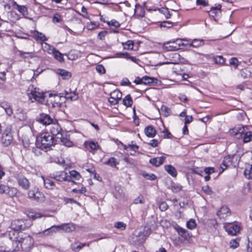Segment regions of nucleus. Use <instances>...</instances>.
Here are the masks:
<instances>
[{"mask_svg":"<svg viewBox=\"0 0 252 252\" xmlns=\"http://www.w3.org/2000/svg\"><path fill=\"white\" fill-rule=\"evenodd\" d=\"M164 169L167 173L173 177H175L177 175V171L175 168L171 165H164Z\"/></svg>","mask_w":252,"mask_h":252,"instance_id":"cd10ccee","label":"nucleus"},{"mask_svg":"<svg viewBox=\"0 0 252 252\" xmlns=\"http://www.w3.org/2000/svg\"><path fill=\"white\" fill-rule=\"evenodd\" d=\"M20 233L18 231L12 229L8 232V237L11 241H15L19 239Z\"/></svg>","mask_w":252,"mask_h":252,"instance_id":"c85d7f7f","label":"nucleus"},{"mask_svg":"<svg viewBox=\"0 0 252 252\" xmlns=\"http://www.w3.org/2000/svg\"><path fill=\"white\" fill-rule=\"evenodd\" d=\"M13 140L11 134H2L0 139V143L3 146L7 147L10 145Z\"/></svg>","mask_w":252,"mask_h":252,"instance_id":"f8f14e48","label":"nucleus"},{"mask_svg":"<svg viewBox=\"0 0 252 252\" xmlns=\"http://www.w3.org/2000/svg\"><path fill=\"white\" fill-rule=\"evenodd\" d=\"M182 189V186L178 184L173 183L171 186V190L173 192L176 193Z\"/></svg>","mask_w":252,"mask_h":252,"instance_id":"8fccbe9b","label":"nucleus"},{"mask_svg":"<svg viewBox=\"0 0 252 252\" xmlns=\"http://www.w3.org/2000/svg\"><path fill=\"white\" fill-rule=\"evenodd\" d=\"M244 175L248 179H252V165H248L244 172Z\"/></svg>","mask_w":252,"mask_h":252,"instance_id":"7c9ffc66","label":"nucleus"},{"mask_svg":"<svg viewBox=\"0 0 252 252\" xmlns=\"http://www.w3.org/2000/svg\"><path fill=\"white\" fill-rule=\"evenodd\" d=\"M1 107L5 110V113L9 116H11L13 114V110L11 107L7 105L6 106L1 105Z\"/></svg>","mask_w":252,"mask_h":252,"instance_id":"603ef678","label":"nucleus"},{"mask_svg":"<svg viewBox=\"0 0 252 252\" xmlns=\"http://www.w3.org/2000/svg\"><path fill=\"white\" fill-rule=\"evenodd\" d=\"M202 189L203 191L207 194L211 195L213 194V191L208 186L202 187Z\"/></svg>","mask_w":252,"mask_h":252,"instance_id":"680f3d73","label":"nucleus"},{"mask_svg":"<svg viewBox=\"0 0 252 252\" xmlns=\"http://www.w3.org/2000/svg\"><path fill=\"white\" fill-rule=\"evenodd\" d=\"M52 54L53 55L54 58L59 62L62 63L64 61L63 55L56 49L54 50Z\"/></svg>","mask_w":252,"mask_h":252,"instance_id":"f704fd0d","label":"nucleus"},{"mask_svg":"<svg viewBox=\"0 0 252 252\" xmlns=\"http://www.w3.org/2000/svg\"><path fill=\"white\" fill-rule=\"evenodd\" d=\"M33 37L36 40H40L41 41H45L47 40V38L45 35L42 32H38V31H34L33 32Z\"/></svg>","mask_w":252,"mask_h":252,"instance_id":"a878e982","label":"nucleus"},{"mask_svg":"<svg viewBox=\"0 0 252 252\" xmlns=\"http://www.w3.org/2000/svg\"><path fill=\"white\" fill-rule=\"evenodd\" d=\"M60 229L66 233H70L74 231L76 229V224L73 222L63 223L59 225H53L41 232L36 233L40 237H43L52 234L56 232L57 229Z\"/></svg>","mask_w":252,"mask_h":252,"instance_id":"f257e3e1","label":"nucleus"},{"mask_svg":"<svg viewBox=\"0 0 252 252\" xmlns=\"http://www.w3.org/2000/svg\"><path fill=\"white\" fill-rule=\"evenodd\" d=\"M63 97L66 99H69L70 100H76L78 99V94L75 92L70 91V90H65L63 93Z\"/></svg>","mask_w":252,"mask_h":252,"instance_id":"2eb2a0df","label":"nucleus"},{"mask_svg":"<svg viewBox=\"0 0 252 252\" xmlns=\"http://www.w3.org/2000/svg\"><path fill=\"white\" fill-rule=\"evenodd\" d=\"M110 96L111 97L119 100L122 98V94L119 90H116L110 94Z\"/></svg>","mask_w":252,"mask_h":252,"instance_id":"ea45409f","label":"nucleus"},{"mask_svg":"<svg viewBox=\"0 0 252 252\" xmlns=\"http://www.w3.org/2000/svg\"><path fill=\"white\" fill-rule=\"evenodd\" d=\"M241 75L244 79L252 77V68L247 67L242 69Z\"/></svg>","mask_w":252,"mask_h":252,"instance_id":"393cba45","label":"nucleus"},{"mask_svg":"<svg viewBox=\"0 0 252 252\" xmlns=\"http://www.w3.org/2000/svg\"><path fill=\"white\" fill-rule=\"evenodd\" d=\"M160 109L165 117L169 116L171 113V109L166 106L162 105Z\"/></svg>","mask_w":252,"mask_h":252,"instance_id":"c03bdc74","label":"nucleus"},{"mask_svg":"<svg viewBox=\"0 0 252 252\" xmlns=\"http://www.w3.org/2000/svg\"><path fill=\"white\" fill-rule=\"evenodd\" d=\"M19 185L24 189H28L30 186L29 180L23 176H19L18 178Z\"/></svg>","mask_w":252,"mask_h":252,"instance_id":"4468645a","label":"nucleus"},{"mask_svg":"<svg viewBox=\"0 0 252 252\" xmlns=\"http://www.w3.org/2000/svg\"><path fill=\"white\" fill-rule=\"evenodd\" d=\"M28 195L29 198L39 202H44L45 199L44 194L39 191L38 189L36 188L31 189L28 193Z\"/></svg>","mask_w":252,"mask_h":252,"instance_id":"39448f33","label":"nucleus"},{"mask_svg":"<svg viewBox=\"0 0 252 252\" xmlns=\"http://www.w3.org/2000/svg\"><path fill=\"white\" fill-rule=\"evenodd\" d=\"M230 214L229 209L226 206H222L217 212L218 216L220 218H224Z\"/></svg>","mask_w":252,"mask_h":252,"instance_id":"5701e85b","label":"nucleus"},{"mask_svg":"<svg viewBox=\"0 0 252 252\" xmlns=\"http://www.w3.org/2000/svg\"><path fill=\"white\" fill-rule=\"evenodd\" d=\"M69 178L68 181L74 182V181H80L81 179V176L80 173L76 170H73L69 172Z\"/></svg>","mask_w":252,"mask_h":252,"instance_id":"dca6fc26","label":"nucleus"},{"mask_svg":"<svg viewBox=\"0 0 252 252\" xmlns=\"http://www.w3.org/2000/svg\"><path fill=\"white\" fill-rule=\"evenodd\" d=\"M42 46L43 50L50 54H52L56 49V48H55L54 47L52 46L46 42L42 43Z\"/></svg>","mask_w":252,"mask_h":252,"instance_id":"473e14b6","label":"nucleus"},{"mask_svg":"<svg viewBox=\"0 0 252 252\" xmlns=\"http://www.w3.org/2000/svg\"><path fill=\"white\" fill-rule=\"evenodd\" d=\"M64 94H49V101L52 104L53 107H61L62 105L65 102V98L63 97Z\"/></svg>","mask_w":252,"mask_h":252,"instance_id":"20e7f679","label":"nucleus"},{"mask_svg":"<svg viewBox=\"0 0 252 252\" xmlns=\"http://www.w3.org/2000/svg\"><path fill=\"white\" fill-rule=\"evenodd\" d=\"M95 69L98 73L100 74H105L106 72L105 69L102 64H98L96 66Z\"/></svg>","mask_w":252,"mask_h":252,"instance_id":"5fc2aeb1","label":"nucleus"},{"mask_svg":"<svg viewBox=\"0 0 252 252\" xmlns=\"http://www.w3.org/2000/svg\"><path fill=\"white\" fill-rule=\"evenodd\" d=\"M128 56V53L127 52H117L116 53L114 57L115 58H125L126 59V57Z\"/></svg>","mask_w":252,"mask_h":252,"instance_id":"69168bd1","label":"nucleus"},{"mask_svg":"<svg viewBox=\"0 0 252 252\" xmlns=\"http://www.w3.org/2000/svg\"><path fill=\"white\" fill-rule=\"evenodd\" d=\"M42 147H38L37 146L33 147L32 148V152L34 155L36 156H39L42 154V150H41Z\"/></svg>","mask_w":252,"mask_h":252,"instance_id":"4d7b16f0","label":"nucleus"},{"mask_svg":"<svg viewBox=\"0 0 252 252\" xmlns=\"http://www.w3.org/2000/svg\"><path fill=\"white\" fill-rule=\"evenodd\" d=\"M239 245V241L236 239L232 240L229 243L230 248L232 249L237 248Z\"/></svg>","mask_w":252,"mask_h":252,"instance_id":"bf43d9fd","label":"nucleus"},{"mask_svg":"<svg viewBox=\"0 0 252 252\" xmlns=\"http://www.w3.org/2000/svg\"><path fill=\"white\" fill-rule=\"evenodd\" d=\"M128 148H129L130 150L134 151V152H136V150L139 149V146L136 144H128V146H125L124 147V149L127 151H128Z\"/></svg>","mask_w":252,"mask_h":252,"instance_id":"864d4df0","label":"nucleus"},{"mask_svg":"<svg viewBox=\"0 0 252 252\" xmlns=\"http://www.w3.org/2000/svg\"><path fill=\"white\" fill-rule=\"evenodd\" d=\"M175 229L178 234L185 239H188L190 237L189 234L186 229L179 226H177Z\"/></svg>","mask_w":252,"mask_h":252,"instance_id":"412c9836","label":"nucleus"},{"mask_svg":"<svg viewBox=\"0 0 252 252\" xmlns=\"http://www.w3.org/2000/svg\"><path fill=\"white\" fill-rule=\"evenodd\" d=\"M165 159L166 158L164 156L156 157L151 158L149 160V162L153 166L158 167L164 163Z\"/></svg>","mask_w":252,"mask_h":252,"instance_id":"ddd939ff","label":"nucleus"},{"mask_svg":"<svg viewBox=\"0 0 252 252\" xmlns=\"http://www.w3.org/2000/svg\"><path fill=\"white\" fill-rule=\"evenodd\" d=\"M108 34L107 31H103L98 33L97 38L100 40H103L105 39V36Z\"/></svg>","mask_w":252,"mask_h":252,"instance_id":"0e129e2a","label":"nucleus"},{"mask_svg":"<svg viewBox=\"0 0 252 252\" xmlns=\"http://www.w3.org/2000/svg\"><path fill=\"white\" fill-rule=\"evenodd\" d=\"M42 179L43 181L44 187L48 189H54L56 188V185L55 183L51 179L42 177Z\"/></svg>","mask_w":252,"mask_h":252,"instance_id":"6ab92c4d","label":"nucleus"},{"mask_svg":"<svg viewBox=\"0 0 252 252\" xmlns=\"http://www.w3.org/2000/svg\"><path fill=\"white\" fill-rule=\"evenodd\" d=\"M17 118L21 121H24L27 120V116L26 114L23 112H20L17 114Z\"/></svg>","mask_w":252,"mask_h":252,"instance_id":"6e6d98bb","label":"nucleus"},{"mask_svg":"<svg viewBox=\"0 0 252 252\" xmlns=\"http://www.w3.org/2000/svg\"><path fill=\"white\" fill-rule=\"evenodd\" d=\"M54 178L58 181H68L67 173L65 171H61L59 175H56Z\"/></svg>","mask_w":252,"mask_h":252,"instance_id":"c756f323","label":"nucleus"},{"mask_svg":"<svg viewBox=\"0 0 252 252\" xmlns=\"http://www.w3.org/2000/svg\"><path fill=\"white\" fill-rule=\"evenodd\" d=\"M37 121L44 125H49L53 123V120L50 116L45 113L41 114L37 118Z\"/></svg>","mask_w":252,"mask_h":252,"instance_id":"6e6552de","label":"nucleus"},{"mask_svg":"<svg viewBox=\"0 0 252 252\" xmlns=\"http://www.w3.org/2000/svg\"><path fill=\"white\" fill-rule=\"evenodd\" d=\"M226 231L228 234L235 235L239 232L240 226L237 224H231L227 227Z\"/></svg>","mask_w":252,"mask_h":252,"instance_id":"f3484780","label":"nucleus"},{"mask_svg":"<svg viewBox=\"0 0 252 252\" xmlns=\"http://www.w3.org/2000/svg\"><path fill=\"white\" fill-rule=\"evenodd\" d=\"M144 132L146 136L153 138L156 134V130L152 126H149L145 128Z\"/></svg>","mask_w":252,"mask_h":252,"instance_id":"4be33fe9","label":"nucleus"},{"mask_svg":"<svg viewBox=\"0 0 252 252\" xmlns=\"http://www.w3.org/2000/svg\"><path fill=\"white\" fill-rule=\"evenodd\" d=\"M163 48L167 51H176L179 49V46L177 44L176 40L169 41L165 43Z\"/></svg>","mask_w":252,"mask_h":252,"instance_id":"9b49d317","label":"nucleus"},{"mask_svg":"<svg viewBox=\"0 0 252 252\" xmlns=\"http://www.w3.org/2000/svg\"><path fill=\"white\" fill-rule=\"evenodd\" d=\"M18 52L19 53V56L23 59H29L35 57L34 54L33 52H23L21 50H18Z\"/></svg>","mask_w":252,"mask_h":252,"instance_id":"bb28decb","label":"nucleus"},{"mask_svg":"<svg viewBox=\"0 0 252 252\" xmlns=\"http://www.w3.org/2000/svg\"><path fill=\"white\" fill-rule=\"evenodd\" d=\"M12 241V250L13 251H18L22 247V244L20 243L19 239H17L15 241Z\"/></svg>","mask_w":252,"mask_h":252,"instance_id":"72a5a7b5","label":"nucleus"},{"mask_svg":"<svg viewBox=\"0 0 252 252\" xmlns=\"http://www.w3.org/2000/svg\"><path fill=\"white\" fill-rule=\"evenodd\" d=\"M27 92L29 99H30L32 102L34 100L39 102H42L44 100V94L37 91L36 88H34L33 85H30L28 87Z\"/></svg>","mask_w":252,"mask_h":252,"instance_id":"f03ea898","label":"nucleus"},{"mask_svg":"<svg viewBox=\"0 0 252 252\" xmlns=\"http://www.w3.org/2000/svg\"><path fill=\"white\" fill-rule=\"evenodd\" d=\"M186 226L187 228L189 229H193L195 228L196 226L195 220L193 219H190L187 221Z\"/></svg>","mask_w":252,"mask_h":252,"instance_id":"49530a36","label":"nucleus"},{"mask_svg":"<svg viewBox=\"0 0 252 252\" xmlns=\"http://www.w3.org/2000/svg\"><path fill=\"white\" fill-rule=\"evenodd\" d=\"M114 226L118 229L124 230L126 227V224L122 221L116 222L114 224Z\"/></svg>","mask_w":252,"mask_h":252,"instance_id":"09e8293b","label":"nucleus"},{"mask_svg":"<svg viewBox=\"0 0 252 252\" xmlns=\"http://www.w3.org/2000/svg\"><path fill=\"white\" fill-rule=\"evenodd\" d=\"M19 240L22 244V248H30L33 244V240L32 237L27 233L21 232L19 236Z\"/></svg>","mask_w":252,"mask_h":252,"instance_id":"423d86ee","label":"nucleus"},{"mask_svg":"<svg viewBox=\"0 0 252 252\" xmlns=\"http://www.w3.org/2000/svg\"><path fill=\"white\" fill-rule=\"evenodd\" d=\"M242 138L244 143L250 142L252 138V132L250 131L245 132L242 136Z\"/></svg>","mask_w":252,"mask_h":252,"instance_id":"a19ab883","label":"nucleus"},{"mask_svg":"<svg viewBox=\"0 0 252 252\" xmlns=\"http://www.w3.org/2000/svg\"><path fill=\"white\" fill-rule=\"evenodd\" d=\"M213 61L216 64L222 65L225 63V59L221 56H217L213 57Z\"/></svg>","mask_w":252,"mask_h":252,"instance_id":"79ce46f5","label":"nucleus"},{"mask_svg":"<svg viewBox=\"0 0 252 252\" xmlns=\"http://www.w3.org/2000/svg\"><path fill=\"white\" fill-rule=\"evenodd\" d=\"M143 84L151 85L155 83V81H157V79L147 76H145L143 77Z\"/></svg>","mask_w":252,"mask_h":252,"instance_id":"58836bf2","label":"nucleus"},{"mask_svg":"<svg viewBox=\"0 0 252 252\" xmlns=\"http://www.w3.org/2000/svg\"><path fill=\"white\" fill-rule=\"evenodd\" d=\"M29 216L30 218L32 219V220H35L36 219L41 218L43 216V215L39 213L36 212L34 213H32L29 214Z\"/></svg>","mask_w":252,"mask_h":252,"instance_id":"e2e57ef3","label":"nucleus"},{"mask_svg":"<svg viewBox=\"0 0 252 252\" xmlns=\"http://www.w3.org/2000/svg\"><path fill=\"white\" fill-rule=\"evenodd\" d=\"M158 11L160 13L163 14L167 19L170 18L171 17L170 12L167 8L161 7L158 9Z\"/></svg>","mask_w":252,"mask_h":252,"instance_id":"a18cd8bd","label":"nucleus"},{"mask_svg":"<svg viewBox=\"0 0 252 252\" xmlns=\"http://www.w3.org/2000/svg\"><path fill=\"white\" fill-rule=\"evenodd\" d=\"M122 44L124 49L132 50L133 49L134 42L132 40H129L126 42H122Z\"/></svg>","mask_w":252,"mask_h":252,"instance_id":"4c0bfd02","label":"nucleus"},{"mask_svg":"<svg viewBox=\"0 0 252 252\" xmlns=\"http://www.w3.org/2000/svg\"><path fill=\"white\" fill-rule=\"evenodd\" d=\"M61 130L60 126L57 124H53V126L50 129V133H51V135L53 136H57V137L60 136V134H62L60 132Z\"/></svg>","mask_w":252,"mask_h":252,"instance_id":"aec40b11","label":"nucleus"},{"mask_svg":"<svg viewBox=\"0 0 252 252\" xmlns=\"http://www.w3.org/2000/svg\"><path fill=\"white\" fill-rule=\"evenodd\" d=\"M58 138H60L62 143L66 147H71L73 146V142L66 136H64L63 134H60V136H58Z\"/></svg>","mask_w":252,"mask_h":252,"instance_id":"b1692460","label":"nucleus"},{"mask_svg":"<svg viewBox=\"0 0 252 252\" xmlns=\"http://www.w3.org/2000/svg\"><path fill=\"white\" fill-rule=\"evenodd\" d=\"M245 128L243 126H239L235 127L231 130V134L234 135L237 138H242V136L245 133Z\"/></svg>","mask_w":252,"mask_h":252,"instance_id":"1a4fd4ad","label":"nucleus"},{"mask_svg":"<svg viewBox=\"0 0 252 252\" xmlns=\"http://www.w3.org/2000/svg\"><path fill=\"white\" fill-rule=\"evenodd\" d=\"M221 6L219 4H216L215 6H212L210 10L208 11L209 15L213 18L219 17L221 14Z\"/></svg>","mask_w":252,"mask_h":252,"instance_id":"9d476101","label":"nucleus"},{"mask_svg":"<svg viewBox=\"0 0 252 252\" xmlns=\"http://www.w3.org/2000/svg\"><path fill=\"white\" fill-rule=\"evenodd\" d=\"M53 22L54 23H61L62 22L61 16L59 14H55L53 17Z\"/></svg>","mask_w":252,"mask_h":252,"instance_id":"774afa93","label":"nucleus"},{"mask_svg":"<svg viewBox=\"0 0 252 252\" xmlns=\"http://www.w3.org/2000/svg\"><path fill=\"white\" fill-rule=\"evenodd\" d=\"M17 193V189L15 188H9L8 187V189L6 192V194L10 197L14 196Z\"/></svg>","mask_w":252,"mask_h":252,"instance_id":"3c124183","label":"nucleus"},{"mask_svg":"<svg viewBox=\"0 0 252 252\" xmlns=\"http://www.w3.org/2000/svg\"><path fill=\"white\" fill-rule=\"evenodd\" d=\"M13 9L17 10L23 16H26L28 14L27 8L25 5H21L17 2H13Z\"/></svg>","mask_w":252,"mask_h":252,"instance_id":"a211bd4d","label":"nucleus"},{"mask_svg":"<svg viewBox=\"0 0 252 252\" xmlns=\"http://www.w3.org/2000/svg\"><path fill=\"white\" fill-rule=\"evenodd\" d=\"M28 227L26 224L24 220H15L12 221L11 223V228L17 231L21 230H25Z\"/></svg>","mask_w":252,"mask_h":252,"instance_id":"0eeeda50","label":"nucleus"},{"mask_svg":"<svg viewBox=\"0 0 252 252\" xmlns=\"http://www.w3.org/2000/svg\"><path fill=\"white\" fill-rule=\"evenodd\" d=\"M87 146L90 148V151H95L97 150L99 147L98 143L97 142H94V141L89 142L88 143H85Z\"/></svg>","mask_w":252,"mask_h":252,"instance_id":"37998d69","label":"nucleus"},{"mask_svg":"<svg viewBox=\"0 0 252 252\" xmlns=\"http://www.w3.org/2000/svg\"><path fill=\"white\" fill-rule=\"evenodd\" d=\"M58 72L63 79H68L71 76V73L64 69H60L58 70Z\"/></svg>","mask_w":252,"mask_h":252,"instance_id":"c9c22d12","label":"nucleus"},{"mask_svg":"<svg viewBox=\"0 0 252 252\" xmlns=\"http://www.w3.org/2000/svg\"><path fill=\"white\" fill-rule=\"evenodd\" d=\"M123 103L126 107L131 106L133 101L130 94H127L125 96L123 100Z\"/></svg>","mask_w":252,"mask_h":252,"instance_id":"e433bc0d","label":"nucleus"},{"mask_svg":"<svg viewBox=\"0 0 252 252\" xmlns=\"http://www.w3.org/2000/svg\"><path fill=\"white\" fill-rule=\"evenodd\" d=\"M194 48H199L204 45V40L195 38L193 39Z\"/></svg>","mask_w":252,"mask_h":252,"instance_id":"de8ad7c7","label":"nucleus"},{"mask_svg":"<svg viewBox=\"0 0 252 252\" xmlns=\"http://www.w3.org/2000/svg\"><path fill=\"white\" fill-rule=\"evenodd\" d=\"M119 162H118L117 159L114 157H111L107 161L104 162V164L109 165L112 167H116L119 164Z\"/></svg>","mask_w":252,"mask_h":252,"instance_id":"2f4dec72","label":"nucleus"},{"mask_svg":"<svg viewBox=\"0 0 252 252\" xmlns=\"http://www.w3.org/2000/svg\"><path fill=\"white\" fill-rule=\"evenodd\" d=\"M8 189V187L0 184V194L6 193L7 190Z\"/></svg>","mask_w":252,"mask_h":252,"instance_id":"338daca9","label":"nucleus"},{"mask_svg":"<svg viewBox=\"0 0 252 252\" xmlns=\"http://www.w3.org/2000/svg\"><path fill=\"white\" fill-rule=\"evenodd\" d=\"M99 26V24L95 22H91L87 25V29L89 30H93Z\"/></svg>","mask_w":252,"mask_h":252,"instance_id":"13d9d810","label":"nucleus"},{"mask_svg":"<svg viewBox=\"0 0 252 252\" xmlns=\"http://www.w3.org/2000/svg\"><path fill=\"white\" fill-rule=\"evenodd\" d=\"M39 139L41 147L43 148H50L53 145L54 143V137L49 133L40 134L37 138V140H39Z\"/></svg>","mask_w":252,"mask_h":252,"instance_id":"7ed1b4c3","label":"nucleus"},{"mask_svg":"<svg viewBox=\"0 0 252 252\" xmlns=\"http://www.w3.org/2000/svg\"><path fill=\"white\" fill-rule=\"evenodd\" d=\"M107 23L109 26L114 27L115 28H119L120 26L119 23L115 20H112L111 21L108 22Z\"/></svg>","mask_w":252,"mask_h":252,"instance_id":"052dcab7","label":"nucleus"}]
</instances>
